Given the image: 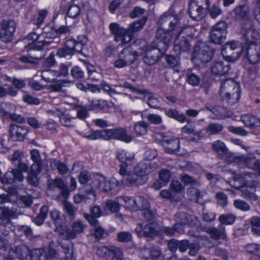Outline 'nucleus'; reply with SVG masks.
<instances>
[{
    "instance_id": "nucleus-1",
    "label": "nucleus",
    "mask_w": 260,
    "mask_h": 260,
    "mask_svg": "<svg viewBox=\"0 0 260 260\" xmlns=\"http://www.w3.org/2000/svg\"><path fill=\"white\" fill-rule=\"evenodd\" d=\"M58 38L53 39H46L36 42L35 43H29L24 48L27 52L28 56H22L19 60L23 63H28L32 65H36V60L42 59L46 55L47 50L49 46L54 47L59 42Z\"/></svg>"
},
{
    "instance_id": "nucleus-2",
    "label": "nucleus",
    "mask_w": 260,
    "mask_h": 260,
    "mask_svg": "<svg viewBox=\"0 0 260 260\" xmlns=\"http://www.w3.org/2000/svg\"><path fill=\"white\" fill-rule=\"evenodd\" d=\"M87 42V38L85 36H79L77 40H68L64 44V47L57 50L56 55L59 57L72 56L76 52L85 55L84 50L86 48Z\"/></svg>"
},
{
    "instance_id": "nucleus-3",
    "label": "nucleus",
    "mask_w": 260,
    "mask_h": 260,
    "mask_svg": "<svg viewBox=\"0 0 260 260\" xmlns=\"http://www.w3.org/2000/svg\"><path fill=\"white\" fill-rule=\"evenodd\" d=\"M209 5V0H191L188 10L190 17L196 21L202 20L206 16V9Z\"/></svg>"
},
{
    "instance_id": "nucleus-4",
    "label": "nucleus",
    "mask_w": 260,
    "mask_h": 260,
    "mask_svg": "<svg viewBox=\"0 0 260 260\" xmlns=\"http://www.w3.org/2000/svg\"><path fill=\"white\" fill-rule=\"evenodd\" d=\"M256 35L252 29L246 30L244 34L247 41L251 44L247 50V56L251 64H256L260 59V45H256L254 39H252L255 38Z\"/></svg>"
},
{
    "instance_id": "nucleus-5",
    "label": "nucleus",
    "mask_w": 260,
    "mask_h": 260,
    "mask_svg": "<svg viewBox=\"0 0 260 260\" xmlns=\"http://www.w3.org/2000/svg\"><path fill=\"white\" fill-rule=\"evenodd\" d=\"M86 226L80 220L74 221L71 225V228H58L59 234L63 238L62 241H70V240L74 239L77 235L83 233Z\"/></svg>"
},
{
    "instance_id": "nucleus-6",
    "label": "nucleus",
    "mask_w": 260,
    "mask_h": 260,
    "mask_svg": "<svg viewBox=\"0 0 260 260\" xmlns=\"http://www.w3.org/2000/svg\"><path fill=\"white\" fill-rule=\"evenodd\" d=\"M10 201V197L6 196L2 198L0 202V220L2 221L0 229L1 230H3L2 227L10 228L11 224L10 218L17 217V213L15 210L4 206L5 203Z\"/></svg>"
},
{
    "instance_id": "nucleus-7",
    "label": "nucleus",
    "mask_w": 260,
    "mask_h": 260,
    "mask_svg": "<svg viewBox=\"0 0 260 260\" xmlns=\"http://www.w3.org/2000/svg\"><path fill=\"white\" fill-rule=\"evenodd\" d=\"M155 38L152 43V47H158L162 53H165L172 39V31L158 28L156 31Z\"/></svg>"
},
{
    "instance_id": "nucleus-8",
    "label": "nucleus",
    "mask_w": 260,
    "mask_h": 260,
    "mask_svg": "<svg viewBox=\"0 0 260 260\" xmlns=\"http://www.w3.org/2000/svg\"><path fill=\"white\" fill-rule=\"evenodd\" d=\"M248 177L251 178H256V175L250 172L244 173V178L241 180L242 181H244L243 186H242L241 189L242 196L245 199L255 201L257 199L256 196L255 194L256 184L251 182L252 179L248 180Z\"/></svg>"
},
{
    "instance_id": "nucleus-9",
    "label": "nucleus",
    "mask_w": 260,
    "mask_h": 260,
    "mask_svg": "<svg viewBox=\"0 0 260 260\" xmlns=\"http://www.w3.org/2000/svg\"><path fill=\"white\" fill-rule=\"evenodd\" d=\"M158 28L173 31L177 28H180V23L176 14L173 13L171 10L165 13L158 21Z\"/></svg>"
},
{
    "instance_id": "nucleus-10",
    "label": "nucleus",
    "mask_w": 260,
    "mask_h": 260,
    "mask_svg": "<svg viewBox=\"0 0 260 260\" xmlns=\"http://www.w3.org/2000/svg\"><path fill=\"white\" fill-rule=\"evenodd\" d=\"M227 24L225 21H220L213 26L210 31V39L214 44H220L223 43L227 36Z\"/></svg>"
},
{
    "instance_id": "nucleus-11",
    "label": "nucleus",
    "mask_w": 260,
    "mask_h": 260,
    "mask_svg": "<svg viewBox=\"0 0 260 260\" xmlns=\"http://www.w3.org/2000/svg\"><path fill=\"white\" fill-rule=\"evenodd\" d=\"M176 223L174 227L178 230V233L184 232V227L186 225L193 226L196 224L197 219L196 217L189 215L185 212H179L176 214L174 217Z\"/></svg>"
},
{
    "instance_id": "nucleus-12",
    "label": "nucleus",
    "mask_w": 260,
    "mask_h": 260,
    "mask_svg": "<svg viewBox=\"0 0 260 260\" xmlns=\"http://www.w3.org/2000/svg\"><path fill=\"white\" fill-rule=\"evenodd\" d=\"M16 23L13 20H3L0 24V39L5 43L10 42L13 38Z\"/></svg>"
},
{
    "instance_id": "nucleus-13",
    "label": "nucleus",
    "mask_w": 260,
    "mask_h": 260,
    "mask_svg": "<svg viewBox=\"0 0 260 260\" xmlns=\"http://www.w3.org/2000/svg\"><path fill=\"white\" fill-rule=\"evenodd\" d=\"M212 53L209 52V48L205 43L196 46L194 50L193 59L196 63L200 61L202 63L209 62L212 58Z\"/></svg>"
},
{
    "instance_id": "nucleus-14",
    "label": "nucleus",
    "mask_w": 260,
    "mask_h": 260,
    "mask_svg": "<svg viewBox=\"0 0 260 260\" xmlns=\"http://www.w3.org/2000/svg\"><path fill=\"white\" fill-rule=\"evenodd\" d=\"M109 29L111 32L114 35V40L116 42L121 41L122 44H126L131 41V38L128 37L127 28L125 29L120 27L118 23H111L109 25Z\"/></svg>"
},
{
    "instance_id": "nucleus-15",
    "label": "nucleus",
    "mask_w": 260,
    "mask_h": 260,
    "mask_svg": "<svg viewBox=\"0 0 260 260\" xmlns=\"http://www.w3.org/2000/svg\"><path fill=\"white\" fill-rule=\"evenodd\" d=\"M117 156L121 162L119 166V173L120 175L125 174L127 172V168L131 166L134 162V154L124 150H120L117 152Z\"/></svg>"
},
{
    "instance_id": "nucleus-16",
    "label": "nucleus",
    "mask_w": 260,
    "mask_h": 260,
    "mask_svg": "<svg viewBox=\"0 0 260 260\" xmlns=\"http://www.w3.org/2000/svg\"><path fill=\"white\" fill-rule=\"evenodd\" d=\"M94 184L97 188L104 192H108L117 186L118 182L114 179L107 180L102 175H97L94 180Z\"/></svg>"
},
{
    "instance_id": "nucleus-17",
    "label": "nucleus",
    "mask_w": 260,
    "mask_h": 260,
    "mask_svg": "<svg viewBox=\"0 0 260 260\" xmlns=\"http://www.w3.org/2000/svg\"><path fill=\"white\" fill-rule=\"evenodd\" d=\"M107 140L116 139L128 143L133 140V137L127 134V131L124 128L107 129Z\"/></svg>"
},
{
    "instance_id": "nucleus-18",
    "label": "nucleus",
    "mask_w": 260,
    "mask_h": 260,
    "mask_svg": "<svg viewBox=\"0 0 260 260\" xmlns=\"http://www.w3.org/2000/svg\"><path fill=\"white\" fill-rule=\"evenodd\" d=\"M238 77H229V86L232 87L233 90L229 92V104H233L237 103L240 98V82L238 81Z\"/></svg>"
},
{
    "instance_id": "nucleus-19",
    "label": "nucleus",
    "mask_w": 260,
    "mask_h": 260,
    "mask_svg": "<svg viewBox=\"0 0 260 260\" xmlns=\"http://www.w3.org/2000/svg\"><path fill=\"white\" fill-rule=\"evenodd\" d=\"M28 133V129L24 126L11 124L9 128V136L14 141H23Z\"/></svg>"
},
{
    "instance_id": "nucleus-20",
    "label": "nucleus",
    "mask_w": 260,
    "mask_h": 260,
    "mask_svg": "<svg viewBox=\"0 0 260 260\" xmlns=\"http://www.w3.org/2000/svg\"><path fill=\"white\" fill-rule=\"evenodd\" d=\"M0 180L4 184H12L16 181L22 182L23 176L18 169H13L11 171L6 173Z\"/></svg>"
},
{
    "instance_id": "nucleus-21",
    "label": "nucleus",
    "mask_w": 260,
    "mask_h": 260,
    "mask_svg": "<svg viewBox=\"0 0 260 260\" xmlns=\"http://www.w3.org/2000/svg\"><path fill=\"white\" fill-rule=\"evenodd\" d=\"M30 250L24 245H20L9 251V257L10 259L18 258L19 259L25 260L29 256Z\"/></svg>"
},
{
    "instance_id": "nucleus-22",
    "label": "nucleus",
    "mask_w": 260,
    "mask_h": 260,
    "mask_svg": "<svg viewBox=\"0 0 260 260\" xmlns=\"http://www.w3.org/2000/svg\"><path fill=\"white\" fill-rule=\"evenodd\" d=\"M153 49L148 50L143 57V61L148 66L155 64L159 59L160 56L165 53H162L158 47H152Z\"/></svg>"
},
{
    "instance_id": "nucleus-23",
    "label": "nucleus",
    "mask_w": 260,
    "mask_h": 260,
    "mask_svg": "<svg viewBox=\"0 0 260 260\" xmlns=\"http://www.w3.org/2000/svg\"><path fill=\"white\" fill-rule=\"evenodd\" d=\"M123 176L122 182L126 186H137L144 184L146 182L142 178L138 176L134 172L125 173L121 175Z\"/></svg>"
},
{
    "instance_id": "nucleus-24",
    "label": "nucleus",
    "mask_w": 260,
    "mask_h": 260,
    "mask_svg": "<svg viewBox=\"0 0 260 260\" xmlns=\"http://www.w3.org/2000/svg\"><path fill=\"white\" fill-rule=\"evenodd\" d=\"M102 215V211L99 206H94L90 210V214L84 213L83 216L88 223L92 226L95 227L99 224L96 219Z\"/></svg>"
},
{
    "instance_id": "nucleus-25",
    "label": "nucleus",
    "mask_w": 260,
    "mask_h": 260,
    "mask_svg": "<svg viewBox=\"0 0 260 260\" xmlns=\"http://www.w3.org/2000/svg\"><path fill=\"white\" fill-rule=\"evenodd\" d=\"M183 30L180 31L177 36V38L175 40V44L174 49L175 51L179 53L180 52H187L190 50V45L188 41L184 37L180 38V35Z\"/></svg>"
},
{
    "instance_id": "nucleus-26",
    "label": "nucleus",
    "mask_w": 260,
    "mask_h": 260,
    "mask_svg": "<svg viewBox=\"0 0 260 260\" xmlns=\"http://www.w3.org/2000/svg\"><path fill=\"white\" fill-rule=\"evenodd\" d=\"M162 145L166 152L173 153L179 150V141L177 138L169 139L165 138L162 140Z\"/></svg>"
},
{
    "instance_id": "nucleus-27",
    "label": "nucleus",
    "mask_w": 260,
    "mask_h": 260,
    "mask_svg": "<svg viewBox=\"0 0 260 260\" xmlns=\"http://www.w3.org/2000/svg\"><path fill=\"white\" fill-rule=\"evenodd\" d=\"M60 247L65 254L62 260H75V253L74 252V244L71 241H60L58 242Z\"/></svg>"
},
{
    "instance_id": "nucleus-28",
    "label": "nucleus",
    "mask_w": 260,
    "mask_h": 260,
    "mask_svg": "<svg viewBox=\"0 0 260 260\" xmlns=\"http://www.w3.org/2000/svg\"><path fill=\"white\" fill-rule=\"evenodd\" d=\"M230 49L235 51L230 55H229V62H234L241 56L242 51L241 43L238 41L229 42Z\"/></svg>"
},
{
    "instance_id": "nucleus-29",
    "label": "nucleus",
    "mask_w": 260,
    "mask_h": 260,
    "mask_svg": "<svg viewBox=\"0 0 260 260\" xmlns=\"http://www.w3.org/2000/svg\"><path fill=\"white\" fill-rule=\"evenodd\" d=\"M137 52L132 51L131 48H124L119 53L118 57L125 61L128 65L131 64L136 60Z\"/></svg>"
},
{
    "instance_id": "nucleus-30",
    "label": "nucleus",
    "mask_w": 260,
    "mask_h": 260,
    "mask_svg": "<svg viewBox=\"0 0 260 260\" xmlns=\"http://www.w3.org/2000/svg\"><path fill=\"white\" fill-rule=\"evenodd\" d=\"M212 148L216 151L219 158L226 161L228 149L224 143L219 140L215 141L212 144Z\"/></svg>"
},
{
    "instance_id": "nucleus-31",
    "label": "nucleus",
    "mask_w": 260,
    "mask_h": 260,
    "mask_svg": "<svg viewBox=\"0 0 260 260\" xmlns=\"http://www.w3.org/2000/svg\"><path fill=\"white\" fill-rule=\"evenodd\" d=\"M55 187L58 188L60 190V193L62 196L67 197L69 194V191L68 189V186L64 184L60 178L54 179L52 182L48 184V188L50 189H54Z\"/></svg>"
},
{
    "instance_id": "nucleus-32",
    "label": "nucleus",
    "mask_w": 260,
    "mask_h": 260,
    "mask_svg": "<svg viewBox=\"0 0 260 260\" xmlns=\"http://www.w3.org/2000/svg\"><path fill=\"white\" fill-rule=\"evenodd\" d=\"M147 19V17H143L140 20L135 21L129 25L127 28L128 37L131 38V40L134 36V33L139 31L143 28L146 22Z\"/></svg>"
},
{
    "instance_id": "nucleus-33",
    "label": "nucleus",
    "mask_w": 260,
    "mask_h": 260,
    "mask_svg": "<svg viewBox=\"0 0 260 260\" xmlns=\"http://www.w3.org/2000/svg\"><path fill=\"white\" fill-rule=\"evenodd\" d=\"M241 121L250 128L260 126V119L250 114L241 116Z\"/></svg>"
},
{
    "instance_id": "nucleus-34",
    "label": "nucleus",
    "mask_w": 260,
    "mask_h": 260,
    "mask_svg": "<svg viewBox=\"0 0 260 260\" xmlns=\"http://www.w3.org/2000/svg\"><path fill=\"white\" fill-rule=\"evenodd\" d=\"M171 173L167 170H162L159 172V180L154 183L155 189H158L168 183L170 179Z\"/></svg>"
},
{
    "instance_id": "nucleus-35",
    "label": "nucleus",
    "mask_w": 260,
    "mask_h": 260,
    "mask_svg": "<svg viewBox=\"0 0 260 260\" xmlns=\"http://www.w3.org/2000/svg\"><path fill=\"white\" fill-rule=\"evenodd\" d=\"M134 172L138 176L142 178L145 180V182H146V175L151 172V169L148 166L147 164L141 162L135 167Z\"/></svg>"
},
{
    "instance_id": "nucleus-36",
    "label": "nucleus",
    "mask_w": 260,
    "mask_h": 260,
    "mask_svg": "<svg viewBox=\"0 0 260 260\" xmlns=\"http://www.w3.org/2000/svg\"><path fill=\"white\" fill-rule=\"evenodd\" d=\"M123 200L125 202L126 208L131 210L137 211L140 208V203L141 199L140 197H124Z\"/></svg>"
},
{
    "instance_id": "nucleus-37",
    "label": "nucleus",
    "mask_w": 260,
    "mask_h": 260,
    "mask_svg": "<svg viewBox=\"0 0 260 260\" xmlns=\"http://www.w3.org/2000/svg\"><path fill=\"white\" fill-rule=\"evenodd\" d=\"M58 72L51 70H44L42 72L41 77L42 79L46 83H56L55 77L58 76Z\"/></svg>"
},
{
    "instance_id": "nucleus-38",
    "label": "nucleus",
    "mask_w": 260,
    "mask_h": 260,
    "mask_svg": "<svg viewBox=\"0 0 260 260\" xmlns=\"http://www.w3.org/2000/svg\"><path fill=\"white\" fill-rule=\"evenodd\" d=\"M15 105L11 103H3L0 109V115L4 117H10L16 110Z\"/></svg>"
},
{
    "instance_id": "nucleus-39",
    "label": "nucleus",
    "mask_w": 260,
    "mask_h": 260,
    "mask_svg": "<svg viewBox=\"0 0 260 260\" xmlns=\"http://www.w3.org/2000/svg\"><path fill=\"white\" fill-rule=\"evenodd\" d=\"M142 256L146 259H148V256L153 259L158 258L161 254V252L158 248H151L150 249H145L141 252Z\"/></svg>"
},
{
    "instance_id": "nucleus-40",
    "label": "nucleus",
    "mask_w": 260,
    "mask_h": 260,
    "mask_svg": "<svg viewBox=\"0 0 260 260\" xmlns=\"http://www.w3.org/2000/svg\"><path fill=\"white\" fill-rule=\"evenodd\" d=\"M75 109L77 111V118L81 120H84L89 115L88 111L91 110L89 105L86 106L77 105L75 107Z\"/></svg>"
},
{
    "instance_id": "nucleus-41",
    "label": "nucleus",
    "mask_w": 260,
    "mask_h": 260,
    "mask_svg": "<svg viewBox=\"0 0 260 260\" xmlns=\"http://www.w3.org/2000/svg\"><path fill=\"white\" fill-rule=\"evenodd\" d=\"M165 113L170 118L176 119L182 123L186 120L185 116L183 114H179L178 111L176 109H166Z\"/></svg>"
},
{
    "instance_id": "nucleus-42",
    "label": "nucleus",
    "mask_w": 260,
    "mask_h": 260,
    "mask_svg": "<svg viewBox=\"0 0 260 260\" xmlns=\"http://www.w3.org/2000/svg\"><path fill=\"white\" fill-rule=\"evenodd\" d=\"M77 88L83 92L90 91L92 93L96 92H100L101 89L96 85L82 83H79L76 84Z\"/></svg>"
},
{
    "instance_id": "nucleus-43",
    "label": "nucleus",
    "mask_w": 260,
    "mask_h": 260,
    "mask_svg": "<svg viewBox=\"0 0 260 260\" xmlns=\"http://www.w3.org/2000/svg\"><path fill=\"white\" fill-rule=\"evenodd\" d=\"M211 71L213 74L222 76L228 72V67H223L222 62H216L211 67Z\"/></svg>"
},
{
    "instance_id": "nucleus-44",
    "label": "nucleus",
    "mask_w": 260,
    "mask_h": 260,
    "mask_svg": "<svg viewBox=\"0 0 260 260\" xmlns=\"http://www.w3.org/2000/svg\"><path fill=\"white\" fill-rule=\"evenodd\" d=\"M208 233L210 235V237L214 240H218L223 238L225 236V228L218 229L215 228H211L208 230Z\"/></svg>"
},
{
    "instance_id": "nucleus-45",
    "label": "nucleus",
    "mask_w": 260,
    "mask_h": 260,
    "mask_svg": "<svg viewBox=\"0 0 260 260\" xmlns=\"http://www.w3.org/2000/svg\"><path fill=\"white\" fill-rule=\"evenodd\" d=\"M145 94V98L146 99L147 103L149 107L157 109L160 108V105L159 102L157 98L154 96L153 94L149 92L147 90V92Z\"/></svg>"
},
{
    "instance_id": "nucleus-46",
    "label": "nucleus",
    "mask_w": 260,
    "mask_h": 260,
    "mask_svg": "<svg viewBox=\"0 0 260 260\" xmlns=\"http://www.w3.org/2000/svg\"><path fill=\"white\" fill-rule=\"evenodd\" d=\"M31 260H46L47 255L42 249H36L30 251L29 255Z\"/></svg>"
},
{
    "instance_id": "nucleus-47",
    "label": "nucleus",
    "mask_w": 260,
    "mask_h": 260,
    "mask_svg": "<svg viewBox=\"0 0 260 260\" xmlns=\"http://www.w3.org/2000/svg\"><path fill=\"white\" fill-rule=\"evenodd\" d=\"M48 212V207L46 206H42L39 215L34 219V222L38 225H42L47 217Z\"/></svg>"
},
{
    "instance_id": "nucleus-48",
    "label": "nucleus",
    "mask_w": 260,
    "mask_h": 260,
    "mask_svg": "<svg viewBox=\"0 0 260 260\" xmlns=\"http://www.w3.org/2000/svg\"><path fill=\"white\" fill-rule=\"evenodd\" d=\"M234 13L236 16V18L244 19L249 14L248 6L244 5L236 7L234 10Z\"/></svg>"
},
{
    "instance_id": "nucleus-49",
    "label": "nucleus",
    "mask_w": 260,
    "mask_h": 260,
    "mask_svg": "<svg viewBox=\"0 0 260 260\" xmlns=\"http://www.w3.org/2000/svg\"><path fill=\"white\" fill-rule=\"evenodd\" d=\"M107 129H104L93 132L88 135H85V137L90 140L103 139L107 140Z\"/></svg>"
},
{
    "instance_id": "nucleus-50",
    "label": "nucleus",
    "mask_w": 260,
    "mask_h": 260,
    "mask_svg": "<svg viewBox=\"0 0 260 260\" xmlns=\"http://www.w3.org/2000/svg\"><path fill=\"white\" fill-rule=\"evenodd\" d=\"M91 110L100 109L105 110L109 108L108 103L105 100H96L92 101L89 105Z\"/></svg>"
},
{
    "instance_id": "nucleus-51",
    "label": "nucleus",
    "mask_w": 260,
    "mask_h": 260,
    "mask_svg": "<svg viewBox=\"0 0 260 260\" xmlns=\"http://www.w3.org/2000/svg\"><path fill=\"white\" fill-rule=\"evenodd\" d=\"M46 34L38 35L36 32H31L28 34L24 39V41L25 43H35V41L43 40L42 39L46 38Z\"/></svg>"
},
{
    "instance_id": "nucleus-52",
    "label": "nucleus",
    "mask_w": 260,
    "mask_h": 260,
    "mask_svg": "<svg viewBox=\"0 0 260 260\" xmlns=\"http://www.w3.org/2000/svg\"><path fill=\"white\" fill-rule=\"evenodd\" d=\"M244 173L234 176L232 180L229 181V184L232 187L241 190L244 183V181H242L241 180L244 178Z\"/></svg>"
},
{
    "instance_id": "nucleus-53",
    "label": "nucleus",
    "mask_w": 260,
    "mask_h": 260,
    "mask_svg": "<svg viewBox=\"0 0 260 260\" xmlns=\"http://www.w3.org/2000/svg\"><path fill=\"white\" fill-rule=\"evenodd\" d=\"M148 125L143 121H140L136 123L134 131L138 135H144L147 133Z\"/></svg>"
},
{
    "instance_id": "nucleus-54",
    "label": "nucleus",
    "mask_w": 260,
    "mask_h": 260,
    "mask_svg": "<svg viewBox=\"0 0 260 260\" xmlns=\"http://www.w3.org/2000/svg\"><path fill=\"white\" fill-rule=\"evenodd\" d=\"M75 119V117H72L68 114H62L59 116V120L60 123L63 126L68 127H72L74 126V124L72 122V120Z\"/></svg>"
},
{
    "instance_id": "nucleus-55",
    "label": "nucleus",
    "mask_w": 260,
    "mask_h": 260,
    "mask_svg": "<svg viewBox=\"0 0 260 260\" xmlns=\"http://www.w3.org/2000/svg\"><path fill=\"white\" fill-rule=\"evenodd\" d=\"M223 126L218 123H213L209 124L206 128V132L209 135H215L222 130Z\"/></svg>"
},
{
    "instance_id": "nucleus-56",
    "label": "nucleus",
    "mask_w": 260,
    "mask_h": 260,
    "mask_svg": "<svg viewBox=\"0 0 260 260\" xmlns=\"http://www.w3.org/2000/svg\"><path fill=\"white\" fill-rule=\"evenodd\" d=\"M80 14V8L77 5H71L68 9L67 15L71 18H77Z\"/></svg>"
},
{
    "instance_id": "nucleus-57",
    "label": "nucleus",
    "mask_w": 260,
    "mask_h": 260,
    "mask_svg": "<svg viewBox=\"0 0 260 260\" xmlns=\"http://www.w3.org/2000/svg\"><path fill=\"white\" fill-rule=\"evenodd\" d=\"M181 132L183 133L187 134H193L197 136L198 138L200 136L201 133L200 131H198L195 129L194 125L191 124H187L182 128Z\"/></svg>"
},
{
    "instance_id": "nucleus-58",
    "label": "nucleus",
    "mask_w": 260,
    "mask_h": 260,
    "mask_svg": "<svg viewBox=\"0 0 260 260\" xmlns=\"http://www.w3.org/2000/svg\"><path fill=\"white\" fill-rule=\"evenodd\" d=\"M245 249L250 254H254L256 256L260 255V245L254 243L249 244L245 246Z\"/></svg>"
},
{
    "instance_id": "nucleus-59",
    "label": "nucleus",
    "mask_w": 260,
    "mask_h": 260,
    "mask_svg": "<svg viewBox=\"0 0 260 260\" xmlns=\"http://www.w3.org/2000/svg\"><path fill=\"white\" fill-rule=\"evenodd\" d=\"M251 230L255 234H260V218L257 216H254L251 218Z\"/></svg>"
},
{
    "instance_id": "nucleus-60",
    "label": "nucleus",
    "mask_w": 260,
    "mask_h": 260,
    "mask_svg": "<svg viewBox=\"0 0 260 260\" xmlns=\"http://www.w3.org/2000/svg\"><path fill=\"white\" fill-rule=\"evenodd\" d=\"M234 206L238 209L244 211L250 210V207L245 201L241 200H235L234 202Z\"/></svg>"
},
{
    "instance_id": "nucleus-61",
    "label": "nucleus",
    "mask_w": 260,
    "mask_h": 260,
    "mask_svg": "<svg viewBox=\"0 0 260 260\" xmlns=\"http://www.w3.org/2000/svg\"><path fill=\"white\" fill-rule=\"evenodd\" d=\"M83 189L85 193L84 195L86 196V198L87 199L95 200L96 197L95 193L91 185L86 184L83 187Z\"/></svg>"
},
{
    "instance_id": "nucleus-62",
    "label": "nucleus",
    "mask_w": 260,
    "mask_h": 260,
    "mask_svg": "<svg viewBox=\"0 0 260 260\" xmlns=\"http://www.w3.org/2000/svg\"><path fill=\"white\" fill-rule=\"evenodd\" d=\"M156 233L155 226L153 224H146L143 229V236L144 237H151Z\"/></svg>"
},
{
    "instance_id": "nucleus-63",
    "label": "nucleus",
    "mask_w": 260,
    "mask_h": 260,
    "mask_svg": "<svg viewBox=\"0 0 260 260\" xmlns=\"http://www.w3.org/2000/svg\"><path fill=\"white\" fill-rule=\"evenodd\" d=\"M110 256L112 260H122L123 254L121 249L117 247L111 246Z\"/></svg>"
},
{
    "instance_id": "nucleus-64",
    "label": "nucleus",
    "mask_w": 260,
    "mask_h": 260,
    "mask_svg": "<svg viewBox=\"0 0 260 260\" xmlns=\"http://www.w3.org/2000/svg\"><path fill=\"white\" fill-rule=\"evenodd\" d=\"M166 60L168 66L170 68H176L178 67L179 65L178 59L173 55H167L166 57Z\"/></svg>"
}]
</instances>
